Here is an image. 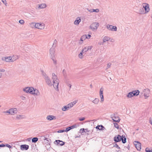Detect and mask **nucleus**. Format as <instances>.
I'll list each match as a JSON object with an SVG mask.
<instances>
[{"mask_svg": "<svg viewBox=\"0 0 152 152\" xmlns=\"http://www.w3.org/2000/svg\"><path fill=\"white\" fill-rule=\"evenodd\" d=\"M32 92L31 93V94H33L35 96H38L39 95V92L37 89L32 87Z\"/></svg>", "mask_w": 152, "mask_h": 152, "instance_id": "nucleus-11", "label": "nucleus"}, {"mask_svg": "<svg viewBox=\"0 0 152 152\" xmlns=\"http://www.w3.org/2000/svg\"><path fill=\"white\" fill-rule=\"evenodd\" d=\"M114 127L115 128H116L118 129L119 128L118 125V124L117 123H114Z\"/></svg>", "mask_w": 152, "mask_h": 152, "instance_id": "nucleus-40", "label": "nucleus"}, {"mask_svg": "<svg viewBox=\"0 0 152 152\" xmlns=\"http://www.w3.org/2000/svg\"><path fill=\"white\" fill-rule=\"evenodd\" d=\"M103 90H104V88L102 87L100 89V92H99L100 96H103Z\"/></svg>", "mask_w": 152, "mask_h": 152, "instance_id": "nucleus-30", "label": "nucleus"}, {"mask_svg": "<svg viewBox=\"0 0 152 152\" xmlns=\"http://www.w3.org/2000/svg\"><path fill=\"white\" fill-rule=\"evenodd\" d=\"M51 59H52L53 61V63L54 64H56V61L53 58V56L51 57Z\"/></svg>", "mask_w": 152, "mask_h": 152, "instance_id": "nucleus-45", "label": "nucleus"}, {"mask_svg": "<svg viewBox=\"0 0 152 152\" xmlns=\"http://www.w3.org/2000/svg\"><path fill=\"white\" fill-rule=\"evenodd\" d=\"M115 147H116L117 148H119L120 149V148L118 146V145L117 144H115Z\"/></svg>", "mask_w": 152, "mask_h": 152, "instance_id": "nucleus-63", "label": "nucleus"}, {"mask_svg": "<svg viewBox=\"0 0 152 152\" xmlns=\"http://www.w3.org/2000/svg\"><path fill=\"white\" fill-rule=\"evenodd\" d=\"M71 126V129H73L75 128H76L77 127V125L76 124H74L73 125H72Z\"/></svg>", "mask_w": 152, "mask_h": 152, "instance_id": "nucleus-43", "label": "nucleus"}, {"mask_svg": "<svg viewBox=\"0 0 152 152\" xmlns=\"http://www.w3.org/2000/svg\"><path fill=\"white\" fill-rule=\"evenodd\" d=\"M96 129H98L99 130H102L103 128L105 129L104 126L102 125H98L96 127Z\"/></svg>", "mask_w": 152, "mask_h": 152, "instance_id": "nucleus-26", "label": "nucleus"}, {"mask_svg": "<svg viewBox=\"0 0 152 152\" xmlns=\"http://www.w3.org/2000/svg\"><path fill=\"white\" fill-rule=\"evenodd\" d=\"M63 74L64 76L65 77L66 76V73L65 70L64 69L63 71Z\"/></svg>", "mask_w": 152, "mask_h": 152, "instance_id": "nucleus-46", "label": "nucleus"}, {"mask_svg": "<svg viewBox=\"0 0 152 152\" xmlns=\"http://www.w3.org/2000/svg\"><path fill=\"white\" fill-rule=\"evenodd\" d=\"M0 147H4L5 146V145L2 144H1L0 145Z\"/></svg>", "mask_w": 152, "mask_h": 152, "instance_id": "nucleus-60", "label": "nucleus"}, {"mask_svg": "<svg viewBox=\"0 0 152 152\" xmlns=\"http://www.w3.org/2000/svg\"><path fill=\"white\" fill-rule=\"evenodd\" d=\"M1 1L5 5H6L7 3L6 0H1Z\"/></svg>", "mask_w": 152, "mask_h": 152, "instance_id": "nucleus-51", "label": "nucleus"}, {"mask_svg": "<svg viewBox=\"0 0 152 152\" xmlns=\"http://www.w3.org/2000/svg\"><path fill=\"white\" fill-rule=\"evenodd\" d=\"M21 99L22 100H24L26 99V97L24 96H22L21 97Z\"/></svg>", "mask_w": 152, "mask_h": 152, "instance_id": "nucleus-61", "label": "nucleus"}, {"mask_svg": "<svg viewBox=\"0 0 152 152\" xmlns=\"http://www.w3.org/2000/svg\"><path fill=\"white\" fill-rule=\"evenodd\" d=\"M88 11L89 12H99V10L98 9H87Z\"/></svg>", "mask_w": 152, "mask_h": 152, "instance_id": "nucleus-20", "label": "nucleus"}, {"mask_svg": "<svg viewBox=\"0 0 152 152\" xmlns=\"http://www.w3.org/2000/svg\"><path fill=\"white\" fill-rule=\"evenodd\" d=\"M68 110L69 109L68 108L67 105L63 106L62 108V110L63 111H65Z\"/></svg>", "mask_w": 152, "mask_h": 152, "instance_id": "nucleus-34", "label": "nucleus"}, {"mask_svg": "<svg viewBox=\"0 0 152 152\" xmlns=\"http://www.w3.org/2000/svg\"><path fill=\"white\" fill-rule=\"evenodd\" d=\"M145 151L146 152H152V149H150L149 148H147L145 149Z\"/></svg>", "mask_w": 152, "mask_h": 152, "instance_id": "nucleus-41", "label": "nucleus"}, {"mask_svg": "<svg viewBox=\"0 0 152 152\" xmlns=\"http://www.w3.org/2000/svg\"><path fill=\"white\" fill-rule=\"evenodd\" d=\"M5 71V70L2 68H0V72H4Z\"/></svg>", "mask_w": 152, "mask_h": 152, "instance_id": "nucleus-53", "label": "nucleus"}, {"mask_svg": "<svg viewBox=\"0 0 152 152\" xmlns=\"http://www.w3.org/2000/svg\"><path fill=\"white\" fill-rule=\"evenodd\" d=\"M149 123L152 125V120H150L149 121Z\"/></svg>", "mask_w": 152, "mask_h": 152, "instance_id": "nucleus-64", "label": "nucleus"}, {"mask_svg": "<svg viewBox=\"0 0 152 152\" xmlns=\"http://www.w3.org/2000/svg\"><path fill=\"white\" fill-rule=\"evenodd\" d=\"M86 35V39H89L90 38V37H91V35L90 34H88L87 35Z\"/></svg>", "mask_w": 152, "mask_h": 152, "instance_id": "nucleus-50", "label": "nucleus"}, {"mask_svg": "<svg viewBox=\"0 0 152 152\" xmlns=\"http://www.w3.org/2000/svg\"><path fill=\"white\" fill-rule=\"evenodd\" d=\"M101 98V102H102L104 100L103 96H100Z\"/></svg>", "mask_w": 152, "mask_h": 152, "instance_id": "nucleus-49", "label": "nucleus"}, {"mask_svg": "<svg viewBox=\"0 0 152 152\" xmlns=\"http://www.w3.org/2000/svg\"><path fill=\"white\" fill-rule=\"evenodd\" d=\"M19 23L21 24H23L24 23V21L23 20H19Z\"/></svg>", "mask_w": 152, "mask_h": 152, "instance_id": "nucleus-44", "label": "nucleus"}, {"mask_svg": "<svg viewBox=\"0 0 152 152\" xmlns=\"http://www.w3.org/2000/svg\"><path fill=\"white\" fill-rule=\"evenodd\" d=\"M38 140V138L37 137H34L32 140V142H33L35 143L37 142Z\"/></svg>", "mask_w": 152, "mask_h": 152, "instance_id": "nucleus-33", "label": "nucleus"}, {"mask_svg": "<svg viewBox=\"0 0 152 152\" xmlns=\"http://www.w3.org/2000/svg\"><path fill=\"white\" fill-rule=\"evenodd\" d=\"M86 35H83L82 36L81 38L80 39V42H79V43L80 44H81L83 42V41L84 40L86 39Z\"/></svg>", "mask_w": 152, "mask_h": 152, "instance_id": "nucleus-25", "label": "nucleus"}, {"mask_svg": "<svg viewBox=\"0 0 152 152\" xmlns=\"http://www.w3.org/2000/svg\"><path fill=\"white\" fill-rule=\"evenodd\" d=\"M107 28L110 31H116L117 27L115 26H113L112 25L107 24L106 26Z\"/></svg>", "mask_w": 152, "mask_h": 152, "instance_id": "nucleus-7", "label": "nucleus"}, {"mask_svg": "<svg viewBox=\"0 0 152 152\" xmlns=\"http://www.w3.org/2000/svg\"><path fill=\"white\" fill-rule=\"evenodd\" d=\"M111 118H112L114 122H119L120 119L119 117L115 114L113 113L111 114L110 115Z\"/></svg>", "mask_w": 152, "mask_h": 152, "instance_id": "nucleus-5", "label": "nucleus"}, {"mask_svg": "<svg viewBox=\"0 0 152 152\" xmlns=\"http://www.w3.org/2000/svg\"><path fill=\"white\" fill-rule=\"evenodd\" d=\"M122 137V136H121L120 135H118L114 138V140L116 142H119L121 140Z\"/></svg>", "mask_w": 152, "mask_h": 152, "instance_id": "nucleus-14", "label": "nucleus"}, {"mask_svg": "<svg viewBox=\"0 0 152 152\" xmlns=\"http://www.w3.org/2000/svg\"><path fill=\"white\" fill-rule=\"evenodd\" d=\"M99 26V24L97 22H95L91 23L90 26L89 28L93 31H95Z\"/></svg>", "mask_w": 152, "mask_h": 152, "instance_id": "nucleus-2", "label": "nucleus"}, {"mask_svg": "<svg viewBox=\"0 0 152 152\" xmlns=\"http://www.w3.org/2000/svg\"><path fill=\"white\" fill-rule=\"evenodd\" d=\"M122 142L123 143H125L126 142V138L125 137H123V136H122Z\"/></svg>", "mask_w": 152, "mask_h": 152, "instance_id": "nucleus-35", "label": "nucleus"}, {"mask_svg": "<svg viewBox=\"0 0 152 152\" xmlns=\"http://www.w3.org/2000/svg\"><path fill=\"white\" fill-rule=\"evenodd\" d=\"M142 6L144 9L145 13L147 14L149 12L150 10V6L148 3H142Z\"/></svg>", "mask_w": 152, "mask_h": 152, "instance_id": "nucleus-3", "label": "nucleus"}, {"mask_svg": "<svg viewBox=\"0 0 152 152\" xmlns=\"http://www.w3.org/2000/svg\"><path fill=\"white\" fill-rule=\"evenodd\" d=\"M80 132L83 133L85 132V129H81L80 130Z\"/></svg>", "mask_w": 152, "mask_h": 152, "instance_id": "nucleus-55", "label": "nucleus"}, {"mask_svg": "<svg viewBox=\"0 0 152 152\" xmlns=\"http://www.w3.org/2000/svg\"><path fill=\"white\" fill-rule=\"evenodd\" d=\"M36 23L34 22H32L30 23L31 26L33 28L34 27H36Z\"/></svg>", "mask_w": 152, "mask_h": 152, "instance_id": "nucleus-37", "label": "nucleus"}, {"mask_svg": "<svg viewBox=\"0 0 152 152\" xmlns=\"http://www.w3.org/2000/svg\"><path fill=\"white\" fill-rule=\"evenodd\" d=\"M140 91L138 90L134 91V96H137L139 95Z\"/></svg>", "mask_w": 152, "mask_h": 152, "instance_id": "nucleus-28", "label": "nucleus"}, {"mask_svg": "<svg viewBox=\"0 0 152 152\" xmlns=\"http://www.w3.org/2000/svg\"><path fill=\"white\" fill-rule=\"evenodd\" d=\"M38 8L39 9H43L46 7V5L45 4L43 3L39 4L38 5Z\"/></svg>", "mask_w": 152, "mask_h": 152, "instance_id": "nucleus-21", "label": "nucleus"}, {"mask_svg": "<svg viewBox=\"0 0 152 152\" xmlns=\"http://www.w3.org/2000/svg\"><path fill=\"white\" fill-rule=\"evenodd\" d=\"M42 75L47 84L49 86H52V83L50 77L45 72H43Z\"/></svg>", "mask_w": 152, "mask_h": 152, "instance_id": "nucleus-1", "label": "nucleus"}, {"mask_svg": "<svg viewBox=\"0 0 152 152\" xmlns=\"http://www.w3.org/2000/svg\"><path fill=\"white\" fill-rule=\"evenodd\" d=\"M32 87H27L23 88V91L26 93L31 94Z\"/></svg>", "mask_w": 152, "mask_h": 152, "instance_id": "nucleus-8", "label": "nucleus"}, {"mask_svg": "<svg viewBox=\"0 0 152 152\" xmlns=\"http://www.w3.org/2000/svg\"><path fill=\"white\" fill-rule=\"evenodd\" d=\"M77 101H75L73 102H72L69 104L67 105V106L69 109L71 107H72L74 105H75L76 103L77 102Z\"/></svg>", "mask_w": 152, "mask_h": 152, "instance_id": "nucleus-15", "label": "nucleus"}, {"mask_svg": "<svg viewBox=\"0 0 152 152\" xmlns=\"http://www.w3.org/2000/svg\"><path fill=\"white\" fill-rule=\"evenodd\" d=\"M54 143L55 144H56L57 145L63 146L65 144V142L60 140H56L54 142Z\"/></svg>", "mask_w": 152, "mask_h": 152, "instance_id": "nucleus-12", "label": "nucleus"}, {"mask_svg": "<svg viewBox=\"0 0 152 152\" xmlns=\"http://www.w3.org/2000/svg\"><path fill=\"white\" fill-rule=\"evenodd\" d=\"M65 131L64 130H60L58 131V133H61Z\"/></svg>", "mask_w": 152, "mask_h": 152, "instance_id": "nucleus-54", "label": "nucleus"}, {"mask_svg": "<svg viewBox=\"0 0 152 152\" xmlns=\"http://www.w3.org/2000/svg\"><path fill=\"white\" fill-rule=\"evenodd\" d=\"M9 110H10V114L11 115H14L17 113V110L16 108H11Z\"/></svg>", "mask_w": 152, "mask_h": 152, "instance_id": "nucleus-16", "label": "nucleus"}, {"mask_svg": "<svg viewBox=\"0 0 152 152\" xmlns=\"http://www.w3.org/2000/svg\"><path fill=\"white\" fill-rule=\"evenodd\" d=\"M85 119V118L84 117H83L81 118H79V120L80 121H83Z\"/></svg>", "mask_w": 152, "mask_h": 152, "instance_id": "nucleus-56", "label": "nucleus"}, {"mask_svg": "<svg viewBox=\"0 0 152 152\" xmlns=\"http://www.w3.org/2000/svg\"><path fill=\"white\" fill-rule=\"evenodd\" d=\"M57 40L56 39H55L54 40V41L53 42V46H54V44H56V43H57Z\"/></svg>", "mask_w": 152, "mask_h": 152, "instance_id": "nucleus-58", "label": "nucleus"}, {"mask_svg": "<svg viewBox=\"0 0 152 152\" xmlns=\"http://www.w3.org/2000/svg\"><path fill=\"white\" fill-rule=\"evenodd\" d=\"M87 50H91L92 48V47L90 46L87 47Z\"/></svg>", "mask_w": 152, "mask_h": 152, "instance_id": "nucleus-57", "label": "nucleus"}, {"mask_svg": "<svg viewBox=\"0 0 152 152\" xmlns=\"http://www.w3.org/2000/svg\"><path fill=\"white\" fill-rule=\"evenodd\" d=\"M5 146L9 148H10L12 147V146H11L10 145L7 144H6L5 145Z\"/></svg>", "mask_w": 152, "mask_h": 152, "instance_id": "nucleus-48", "label": "nucleus"}, {"mask_svg": "<svg viewBox=\"0 0 152 152\" xmlns=\"http://www.w3.org/2000/svg\"><path fill=\"white\" fill-rule=\"evenodd\" d=\"M134 143L135 148L138 151H140L141 149V144L138 141H135Z\"/></svg>", "mask_w": 152, "mask_h": 152, "instance_id": "nucleus-9", "label": "nucleus"}, {"mask_svg": "<svg viewBox=\"0 0 152 152\" xmlns=\"http://www.w3.org/2000/svg\"><path fill=\"white\" fill-rule=\"evenodd\" d=\"M52 79L53 80H59L57 75L54 73H52Z\"/></svg>", "mask_w": 152, "mask_h": 152, "instance_id": "nucleus-23", "label": "nucleus"}, {"mask_svg": "<svg viewBox=\"0 0 152 152\" xmlns=\"http://www.w3.org/2000/svg\"><path fill=\"white\" fill-rule=\"evenodd\" d=\"M45 27V24L43 23H37L36 25V28L40 29H43Z\"/></svg>", "mask_w": 152, "mask_h": 152, "instance_id": "nucleus-10", "label": "nucleus"}, {"mask_svg": "<svg viewBox=\"0 0 152 152\" xmlns=\"http://www.w3.org/2000/svg\"><path fill=\"white\" fill-rule=\"evenodd\" d=\"M4 113H8L9 114H10V110H8L4 112Z\"/></svg>", "mask_w": 152, "mask_h": 152, "instance_id": "nucleus-59", "label": "nucleus"}, {"mask_svg": "<svg viewBox=\"0 0 152 152\" xmlns=\"http://www.w3.org/2000/svg\"><path fill=\"white\" fill-rule=\"evenodd\" d=\"M110 39V38L108 36H105L104 37L103 41V42H106L109 41Z\"/></svg>", "mask_w": 152, "mask_h": 152, "instance_id": "nucleus-24", "label": "nucleus"}, {"mask_svg": "<svg viewBox=\"0 0 152 152\" xmlns=\"http://www.w3.org/2000/svg\"><path fill=\"white\" fill-rule=\"evenodd\" d=\"M20 149L22 150H27L29 148V146L26 145H22L20 146Z\"/></svg>", "mask_w": 152, "mask_h": 152, "instance_id": "nucleus-17", "label": "nucleus"}, {"mask_svg": "<svg viewBox=\"0 0 152 152\" xmlns=\"http://www.w3.org/2000/svg\"><path fill=\"white\" fill-rule=\"evenodd\" d=\"M42 138L43 140H46L47 141H48V139L47 138H46L45 137L42 136Z\"/></svg>", "mask_w": 152, "mask_h": 152, "instance_id": "nucleus-52", "label": "nucleus"}, {"mask_svg": "<svg viewBox=\"0 0 152 152\" xmlns=\"http://www.w3.org/2000/svg\"><path fill=\"white\" fill-rule=\"evenodd\" d=\"M54 51L53 48H51L50 50V54L51 55V57L54 56Z\"/></svg>", "mask_w": 152, "mask_h": 152, "instance_id": "nucleus-29", "label": "nucleus"}, {"mask_svg": "<svg viewBox=\"0 0 152 152\" xmlns=\"http://www.w3.org/2000/svg\"><path fill=\"white\" fill-rule=\"evenodd\" d=\"M88 50H87V47H86L84 48L82 50H81L82 52H83L84 53L85 52H86Z\"/></svg>", "mask_w": 152, "mask_h": 152, "instance_id": "nucleus-39", "label": "nucleus"}, {"mask_svg": "<svg viewBox=\"0 0 152 152\" xmlns=\"http://www.w3.org/2000/svg\"><path fill=\"white\" fill-rule=\"evenodd\" d=\"M104 42H103H103H99V45H103L104 44Z\"/></svg>", "mask_w": 152, "mask_h": 152, "instance_id": "nucleus-62", "label": "nucleus"}, {"mask_svg": "<svg viewBox=\"0 0 152 152\" xmlns=\"http://www.w3.org/2000/svg\"><path fill=\"white\" fill-rule=\"evenodd\" d=\"M19 58V56L17 55L13 56L12 57L11 61L13 62Z\"/></svg>", "mask_w": 152, "mask_h": 152, "instance_id": "nucleus-27", "label": "nucleus"}, {"mask_svg": "<svg viewBox=\"0 0 152 152\" xmlns=\"http://www.w3.org/2000/svg\"><path fill=\"white\" fill-rule=\"evenodd\" d=\"M99 101V99L98 98H95L93 101L92 102L96 104H98Z\"/></svg>", "mask_w": 152, "mask_h": 152, "instance_id": "nucleus-31", "label": "nucleus"}, {"mask_svg": "<svg viewBox=\"0 0 152 152\" xmlns=\"http://www.w3.org/2000/svg\"><path fill=\"white\" fill-rule=\"evenodd\" d=\"M139 13L140 14H145L144 10L142 9V10L140 9L139 11Z\"/></svg>", "mask_w": 152, "mask_h": 152, "instance_id": "nucleus-36", "label": "nucleus"}, {"mask_svg": "<svg viewBox=\"0 0 152 152\" xmlns=\"http://www.w3.org/2000/svg\"><path fill=\"white\" fill-rule=\"evenodd\" d=\"M53 83L52 85L53 86L54 88L56 91H58V84L59 83V80H53Z\"/></svg>", "mask_w": 152, "mask_h": 152, "instance_id": "nucleus-6", "label": "nucleus"}, {"mask_svg": "<svg viewBox=\"0 0 152 152\" xmlns=\"http://www.w3.org/2000/svg\"><path fill=\"white\" fill-rule=\"evenodd\" d=\"M1 59L2 60L5 61L7 62H12V61H11L12 57L11 56L3 57Z\"/></svg>", "mask_w": 152, "mask_h": 152, "instance_id": "nucleus-13", "label": "nucleus"}, {"mask_svg": "<svg viewBox=\"0 0 152 152\" xmlns=\"http://www.w3.org/2000/svg\"><path fill=\"white\" fill-rule=\"evenodd\" d=\"M84 53L83 52L81 51L79 55V57L80 58H83V53Z\"/></svg>", "mask_w": 152, "mask_h": 152, "instance_id": "nucleus-38", "label": "nucleus"}, {"mask_svg": "<svg viewBox=\"0 0 152 152\" xmlns=\"http://www.w3.org/2000/svg\"><path fill=\"white\" fill-rule=\"evenodd\" d=\"M25 118V115H18L16 117V118L18 120H20L21 119Z\"/></svg>", "mask_w": 152, "mask_h": 152, "instance_id": "nucleus-22", "label": "nucleus"}, {"mask_svg": "<svg viewBox=\"0 0 152 152\" xmlns=\"http://www.w3.org/2000/svg\"><path fill=\"white\" fill-rule=\"evenodd\" d=\"M71 129V126L67 127L66 128L65 131L66 132H68Z\"/></svg>", "mask_w": 152, "mask_h": 152, "instance_id": "nucleus-42", "label": "nucleus"}, {"mask_svg": "<svg viewBox=\"0 0 152 152\" xmlns=\"http://www.w3.org/2000/svg\"><path fill=\"white\" fill-rule=\"evenodd\" d=\"M48 120L51 121L52 120H55L56 119V117L52 115H48L46 118Z\"/></svg>", "mask_w": 152, "mask_h": 152, "instance_id": "nucleus-18", "label": "nucleus"}, {"mask_svg": "<svg viewBox=\"0 0 152 152\" xmlns=\"http://www.w3.org/2000/svg\"><path fill=\"white\" fill-rule=\"evenodd\" d=\"M142 94H143L144 96L145 99L148 98L150 95V90L148 88L145 89L143 90L142 91Z\"/></svg>", "mask_w": 152, "mask_h": 152, "instance_id": "nucleus-4", "label": "nucleus"}, {"mask_svg": "<svg viewBox=\"0 0 152 152\" xmlns=\"http://www.w3.org/2000/svg\"><path fill=\"white\" fill-rule=\"evenodd\" d=\"M81 21V20L80 18L79 17H77L74 21V23L76 25H78Z\"/></svg>", "mask_w": 152, "mask_h": 152, "instance_id": "nucleus-19", "label": "nucleus"}, {"mask_svg": "<svg viewBox=\"0 0 152 152\" xmlns=\"http://www.w3.org/2000/svg\"><path fill=\"white\" fill-rule=\"evenodd\" d=\"M111 65V64L110 63H108L107 64V68L106 69H107L108 68H109Z\"/></svg>", "mask_w": 152, "mask_h": 152, "instance_id": "nucleus-47", "label": "nucleus"}, {"mask_svg": "<svg viewBox=\"0 0 152 152\" xmlns=\"http://www.w3.org/2000/svg\"><path fill=\"white\" fill-rule=\"evenodd\" d=\"M128 98H131L133 96V91L129 92L127 95Z\"/></svg>", "mask_w": 152, "mask_h": 152, "instance_id": "nucleus-32", "label": "nucleus"}]
</instances>
